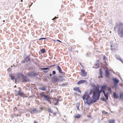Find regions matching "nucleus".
Instances as JSON below:
<instances>
[{"label":"nucleus","mask_w":123,"mask_h":123,"mask_svg":"<svg viewBox=\"0 0 123 123\" xmlns=\"http://www.w3.org/2000/svg\"><path fill=\"white\" fill-rule=\"evenodd\" d=\"M99 74L100 76H98V78L99 79L100 78H102L103 77V73L102 71V69L101 68H100L99 69Z\"/></svg>","instance_id":"16"},{"label":"nucleus","mask_w":123,"mask_h":123,"mask_svg":"<svg viewBox=\"0 0 123 123\" xmlns=\"http://www.w3.org/2000/svg\"><path fill=\"white\" fill-rule=\"evenodd\" d=\"M24 75L22 73H18L17 75V77L18 78H20L21 77L22 78L24 76Z\"/></svg>","instance_id":"20"},{"label":"nucleus","mask_w":123,"mask_h":123,"mask_svg":"<svg viewBox=\"0 0 123 123\" xmlns=\"http://www.w3.org/2000/svg\"><path fill=\"white\" fill-rule=\"evenodd\" d=\"M33 123H38V122H37L36 121H34V122Z\"/></svg>","instance_id":"64"},{"label":"nucleus","mask_w":123,"mask_h":123,"mask_svg":"<svg viewBox=\"0 0 123 123\" xmlns=\"http://www.w3.org/2000/svg\"><path fill=\"white\" fill-rule=\"evenodd\" d=\"M112 80L114 82L113 85L115 88H116L117 84L119 82V80L116 78H112Z\"/></svg>","instance_id":"6"},{"label":"nucleus","mask_w":123,"mask_h":123,"mask_svg":"<svg viewBox=\"0 0 123 123\" xmlns=\"http://www.w3.org/2000/svg\"><path fill=\"white\" fill-rule=\"evenodd\" d=\"M63 76H62L61 75H59V76H57V77L58 78L60 79L61 78H63Z\"/></svg>","instance_id":"36"},{"label":"nucleus","mask_w":123,"mask_h":123,"mask_svg":"<svg viewBox=\"0 0 123 123\" xmlns=\"http://www.w3.org/2000/svg\"><path fill=\"white\" fill-rule=\"evenodd\" d=\"M52 80H53V81L54 82H59V78H58L57 77L53 78Z\"/></svg>","instance_id":"22"},{"label":"nucleus","mask_w":123,"mask_h":123,"mask_svg":"<svg viewBox=\"0 0 123 123\" xmlns=\"http://www.w3.org/2000/svg\"><path fill=\"white\" fill-rule=\"evenodd\" d=\"M119 96L120 100L121 101L123 100V92H121L120 93Z\"/></svg>","instance_id":"23"},{"label":"nucleus","mask_w":123,"mask_h":123,"mask_svg":"<svg viewBox=\"0 0 123 123\" xmlns=\"http://www.w3.org/2000/svg\"><path fill=\"white\" fill-rule=\"evenodd\" d=\"M65 79L63 78H61L59 79V80L60 81L62 82L63 80H65Z\"/></svg>","instance_id":"35"},{"label":"nucleus","mask_w":123,"mask_h":123,"mask_svg":"<svg viewBox=\"0 0 123 123\" xmlns=\"http://www.w3.org/2000/svg\"><path fill=\"white\" fill-rule=\"evenodd\" d=\"M102 113L103 114H107L108 113L107 112L103 110L102 111Z\"/></svg>","instance_id":"37"},{"label":"nucleus","mask_w":123,"mask_h":123,"mask_svg":"<svg viewBox=\"0 0 123 123\" xmlns=\"http://www.w3.org/2000/svg\"><path fill=\"white\" fill-rule=\"evenodd\" d=\"M80 105V103H77L76 104V106L77 107L78 106L79 107Z\"/></svg>","instance_id":"47"},{"label":"nucleus","mask_w":123,"mask_h":123,"mask_svg":"<svg viewBox=\"0 0 123 123\" xmlns=\"http://www.w3.org/2000/svg\"><path fill=\"white\" fill-rule=\"evenodd\" d=\"M104 95L105 98L106 100H108V95H109V93L108 92H106V93L104 94Z\"/></svg>","instance_id":"24"},{"label":"nucleus","mask_w":123,"mask_h":123,"mask_svg":"<svg viewBox=\"0 0 123 123\" xmlns=\"http://www.w3.org/2000/svg\"><path fill=\"white\" fill-rule=\"evenodd\" d=\"M103 60L105 61H106V60H107V57H106L105 55H104L103 56Z\"/></svg>","instance_id":"34"},{"label":"nucleus","mask_w":123,"mask_h":123,"mask_svg":"<svg viewBox=\"0 0 123 123\" xmlns=\"http://www.w3.org/2000/svg\"><path fill=\"white\" fill-rule=\"evenodd\" d=\"M92 98H90V99H87L86 100V102L84 101V103H86L88 105H90L94 103L97 102L98 100L92 96Z\"/></svg>","instance_id":"1"},{"label":"nucleus","mask_w":123,"mask_h":123,"mask_svg":"<svg viewBox=\"0 0 123 123\" xmlns=\"http://www.w3.org/2000/svg\"><path fill=\"white\" fill-rule=\"evenodd\" d=\"M117 32L118 36L120 37H123V27L121 26L119 27Z\"/></svg>","instance_id":"4"},{"label":"nucleus","mask_w":123,"mask_h":123,"mask_svg":"<svg viewBox=\"0 0 123 123\" xmlns=\"http://www.w3.org/2000/svg\"><path fill=\"white\" fill-rule=\"evenodd\" d=\"M47 86H43L39 88V89L43 91H46V89L47 88Z\"/></svg>","instance_id":"18"},{"label":"nucleus","mask_w":123,"mask_h":123,"mask_svg":"<svg viewBox=\"0 0 123 123\" xmlns=\"http://www.w3.org/2000/svg\"><path fill=\"white\" fill-rule=\"evenodd\" d=\"M118 60L120 61L122 63H123V60L122 59L121 57H119V59Z\"/></svg>","instance_id":"38"},{"label":"nucleus","mask_w":123,"mask_h":123,"mask_svg":"<svg viewBox=\"0 0 123 123\" xmlns=\"http://www.w3.org/2000/svg\"><path fill=\"white\" fill-rule=\"evenodd\" d=\"M41 53L43 54L44 53L46 52L45 49L44 48H43L42 49L40 50Z\"/></svg>","instance_id":"27"},{"label":"nucleus","mask_w":123,"mask_h":123,"mask_svg":"<svg viewBox=\"0 0 123 123\" xmlns=\"http://www.w3.org/2000/svg\"><path fill=\"white\" fill-rule=\"evenodd\" d=\"M31 108H30L28 109V111L31 114H34L35 112H37L38 110H37V109L36 108H33L32 109H31Z\"/></svg>","instance_id":"9"},{"label":"nucleus","mask_w":123,"mask_h":123,"mask_svg":"<svg viewBox=\"0 0 123 123\" xmlns=\"http://www.w3.org/2000/svg\"><path fill=\"white\" fill-rule=\"evenodd\" d=\"M27 76V75L26 76L24 75L23 77L21 78V80H22V82H23L30 81V79L26 77Z\"/></svg>","instance_id":"10"},{"label":"nucleus","mask_w":123,"mask_h":123,"mask_svg":"<svg viewBox=\"0 0 123 123\" xmlns=\"http://www.w3.org/2000/svg\"><path fill=\"white\" fill-rule=\"evenodd\" d=\"M77 107V109L78 110L80 111V110L79 109V107L78 106Z\"/></svg>","instance_id":"60"},{"label":"nucleus","mask_w":123,"mask_h":123,"mask_svg":"<svg viewBox=\"0 0 123 123\" xmlns=\"http://www.w3.org/2000/svg\"><path fill=\"white\" fill-rule=\"evenodd\" d=\"M48 69V68H42V69L43 70H46Z\"/></svg>","instance_id":"53"},{"label":"nucleus","mask_w":123,"mask_h":123,"mask_svg":"<svg viewBox=\"0 0 123 123\" xmlns=\"http://www.w3.org/2000/svg\"><path fill=\"white\" fill-rule=\"evenodd\" d=\"M57 17H56V16L54 18L52 19V20H54V19L57 18Z\"/></svg>","instance_id":"55"},{"label":"nucleus","mask_w":123,"mask_h":123,"mask_svg":"<svg viewBox=\"0 0 123 123\" xmlns=\"http://www.w3.org/2000/svg\"><path fill=\"white\" fill-rule=\"evenodd\" d=\"M82 74H81L83 76H86L87 75V72H85L84 73H82Z\"/></svg>","instance_id":"28"},{"label":"nucleus","mask_w":123,"mask_h":123,"mask_svg":"<svg viewBox=\"0 0 123 123\" xmlns=\"http://www.w3.org/2000/svg\"><path fill=\"white\" fill-rule=\"evenodd\" d=\"M11 70V68H8L7 69V71H10Z\"/></svg>","instance_id":"52"},{"label":"nucleus","mask_w":123,"mask_h":123,"mask_svg":"<svg viewBox=\"0 0 123 123\" xmlns=\"http://www.w3.org/2000/svg\"><path fill=\"white\" fill-rule=\"evenodd\" d=\"M56 74V72L55 71H52V74L53 75H55Z\"/></svg>","instance_id":"45"},{"label":"nucleus","mask_w":123,"mask_h":123,"mask_svg":"<svg viewBox=\"0 0 123 123\" xmlns=\"http://www.w3.org/2000/svg\"><path fill=\"white\" fill-rule=\"evenodd\" d=\"M41 97H43V99L44 100L47 101L51 97L50 96H48L47 95L44 94L43 92L40 94Z\"/></svg>","instance_id":"7"},{"label":"nucleus","mask_w":123,"mask_h":123,"mask_svg":"<svg viewBox=\"0 0 123 123\" xmlns=\"http://www.w3.org/2000/svg\"><path fill=\"white\" fill-rule=\"evenodd\" d=\"M47 39L46 38H44V37H42L40 38L39 39V40H41L43 39Z\"/></svg>","instance_id":"39"},{"label":"nucleus","mask_w":123,"mask_h":123,"mask_svg":"<svg viewBox=\"0 0 123 123\" xmlns=\"http://www.w3.org/2000/svg\"><path fill=\"white\" fill-rule=\"evenodd\" d=\"M9 75L11 78L13 76L10 74H9Z\"/></svg>","instance_id":"59"},{"label":"nucleus","mask_w":123,"mask_h":123,"mask_svg":"<svg viewBox=\"0 0 123 123\" xmlns=\"http://www.w3.org/2000/svg\"><path fill=\"white\" fill-rule=\"evenodd\" d=\"M55 64H54V65H51L50 66V67H52L53 66H55Z\"/></svg>","instance_id":"61"},{"label":"nucleus","mask_w":123,"mask_h":123,"mask_svg":"<svg viewBox=\"0 0 123 123\" xmlns=\"http://www.w3.org/2000/svg\"><path fill=\"white\" fill-rule=\"evenodd\" d=\"M58 41V42H59L60 43H62V41H61L60 40H59L58 39L56 40V41Z\"/></svg>","instance_id":"51"},{"label":"nucleus","mask_w":123,"mask_h":123,"mask_svg":"<svg viewBox=\"0 0 123 123\" xmlns=\"http://www.w3.org/2000/svg\"><path fill=\"white\" fill-rule=\"evenodd\" d=\"M38 72L34 70H32L29 72L28 73L27 76H28L30 78H31L38 76Z\"/></svg>","instance_id":"3"},{"label":"nucleus","mask_w":123,"mask_h":123,"mask_svg":"<svg viewBox=\"0 0 123 123\" xmlns=\"http://www.w3.org/2000/svg\"><path fill=\"white\" fill-rule=\"evenodd\" d=\"M90 95H89V94L88 93V92H87V97H88Z\"/></svg>","instance_id":"58"},{"label":"nucleus","mask_w":123,"mask_h":123,"mask_svg":"<svg viewBox=\"0 0 123 123\" xmlns=\"http://www.w3.org/2000/svg\"><path fill=\"white\" fill-rule=\"evenodd\" d=\"M95 93L93 92L92 96L95 98L97 100L99 99L100 96V94L101 92V91L99 89L98 90H95Z\"/></svg>","instance_id":"2"},{"label":"nucleus","mask_w":123,"mask_h":123,"mask_svg":"<svg viewBox=\"0 0 123 123\" xmlns=\"http://www.w3.org/2000/svg\"><path fill=\"white\" fill-rule=\"evenodd\" d=\"M107 87V86L105 85H104L102 86L101 87V90H105L106 88Z\"/></svg>","instance_id":"21"},{"label":"nucleus","mask_w":123,"mask_h":123,"mask_svg":"<svg viewBox=\"0 0 123 123\" xmlns=\"http://www.w3.org/2000/svg\"><path fill=\"white\" fill-rule=\"evenodd\" d=\"M115 120L114 119L109 120L108 121L109 123H114L115 122Z\"/></svg>","instance_id":"25"},{"label":"nucleus","mask_w":123,"mask_h":123,"mask_svg":"<svg viewBox=\"0 0 123 123\" xmlns=\"http://www.w3.org/2000/svg\"><path fill=\"white\" fill-rule=\"evenodd\" d=\"M52 98H49V99L47 101L50 104H51L52 103V102H51L52 100Z\"/></svg>","instance_id":"30"},{"label":"nucleus","mask_w":123,"mask_h":123,"mask_svg":"<svg viewBox=\"0 0 123 123\" xmlns=\"http://www.w3.org/2000/svg\"><path fill=\"white\" fill-rule=\"evenodd\" d=\"M48 111L49 112L53 113V112L52 111L51 109L49 108H48Z\"/></svg>","instance_id":"33"},{"label":"nucleus","mask_w":123,"mask_h":123,"mask_svg":"<svg viewBox=\"0 0 123 123\" xmlns=\"http://www.w3.org/2000/svg\"><path fill=\"white\" fill-rule=\"evenodd\" d=\"M107 88L108 89V91L110 93V94H111V93L112 92V91L111 89L109 87H107Z\"/></svg>","instance_id":"29"},{"label":"nucleus","mask_w":123,"mask_h":123,"mask_svg":"<svg viewBox=\"0 0 123 123\" xmlns=\"http://www.w3.org/2000/svg\"><path fill=\"white\" fill-rule=\"evenodd\" d=\"M11 79L12 80H16V79L13 76L11 77Z\"/></svg>","instance_id":"40"},{"label":"nucleus","mask_w":123,"mask_h":123,"mask_svg":"<svg viewBox=\"0 0 123 123\" xmlns=\"http://www.w3.org/2000/svg\"><path fill=\"white\" fill-rule=\"evenodd\" d=\"M25 62H26V61L25 60V59L24 60H21V63H24Z\"/></svg>","instance_id":"41"},{"label":"nucleus","mask_w":123,"mask_h":123,"mask_svg":"<svg viewBox=\"0 0 123 123\" xmlns=\"http://www.w3.org/2000/svg\"><path fill=\"white\" fill-rule=\"evenodd\" d=\"M101 92H102L104 94L106 93L105 92V90H101Z\"/></svg>","instance_id":"44"},{"label":"nucleus","mask_w":123,"mask_h":123,"mask_svg":"<svg viewBox=\"0 0 123 123\" xmlns=\"http://www.w3.org/2000/svg\"><path fill=\"white\" fill-rule=\"evenodd\" d=\"M93 89L95 90H98L99 89L98 87H97L95 85L93 87Z\"/></svg>","instance_id":"31"},{"label":"nucleus","mask_w":123,"mask_h":123,"mask_svg":"<svg viewBox=\"0 0 123 123\" xmlns=\"http://www.w3.org/2000/svg\"><path fill=\"white\" fill-rule=\"evenodd\" d=\"M56 68H57V70H58L59 73L62 74H64L65 73L64 72L62 71L61 68L59 66H57L56 67Z\"/></svg>","instance_id":"14"},{"label":"nucleus","mask_w":123,"mask_h":123,"mask_svg":"<svg viewBox=\"0 0 123 123\" xmlns=\"http://www.w3.org/2000/svg\"><path fill=\"white\" fill-rule=\"evenodd\" d=\"M84 14H83L80 17L82 18V17L84 16Z\"/></svg>","instance_id":"63"},{"label":"nucleus","mask_w":123,"mask_h":123,"mask_svg":"<svg viewBox=\"0 0 123 123\" xmlns=\"http://www.w3.org/2000/svg\"><path fill=\"white\" fill-rule=\"evenodd\" d=\"M19 90V91L18 92V95L20 96L21 97H22L24 95V93L22 92H21L20 91L21 90V88L20 87H19L18 88Z\"/></svg>","instance_id":"13"},{"label":"nucleus","mask_w":123,"mask_h":123,"mask_svg":"<svg viewBox=\"0 0 123 123\" xmlns=\"http://www.w3.org/2000/svg\"><path fill=\"white\" fill-rule=\"evenodd\" d=\"M123 26V23L121 22H119L118 23H116L115 24V26L113 27L114 30L115 31H117V29L118 27H119Z\"/></svg>","instance_id":"5"},{"label":"nucleus","mask_w":123,"mask_h":123,"mask_svg":"<svg viewBox=\"0 0 123 123\" xmlns=\"http://www.w3.org/2000/svg\"><path fill=\"white\" fill-rule=\"evenodd\" d=\"M87 92H86L82 97V99L84 101L87 99Z\"/></svg>","instance_id":"17"},{"label":"nucleus","mask_w":123,"mask_h":123,"mask_svg":"<svg viewBox=\"0 0 123 123\" xmlns=\"http://www.w3.org/2000/svg\"><path fill=\"white\" fill-rule=\"evenodd\" d=\"M100 100H102L103 101H106V100L105 99V98H103V97H101L100 98Z\"/></svg>","instance_id":"32"},{"label":"nucleus","mask_w":123,"mask_h":123,"mask_svg":"<svg viewBox=\"0 0 123 123\" xmlns=\"http://www.w3.org/2000/svg\"><path fill=\"white\" fill-rule=\"evenodd\" d=\"M58 102H56V103L55 104V105H58Z\"/></svg>","instance_id":"62"},{"label":"nucleus","mask_w":123,"mask_h":123,"mask_svg":"<svg viewBox=\"0 0 123 123\" xmlns=\"http://www.w3.org/2000/svg\"><path fill=\"white\" fill-rule=\"evenodd\" d=\"M113 95L114 98L117 99L118 98V94L115 92L113 93Z\"/></svg>","instance_id":"19"},{"label":"nucleus","mask_w":123,"mask_h":123,"mask_svg":"<svg viewBox=\"0 0 123 123\" xmlns=\"http://www.w3.org/2000/svg\"><path fill=\"white\" fill-rule=\"evenodd\" d=\"M55 101H56V102H58L60 100L59 99H56Z\"/></svg>","instance_id":"56"},{"label":"nucleus","mask_w":123,"mask_h":123,"mask_svg":"<svg viewBox=\"0 0 123 123\" xmlns=\"http://www.w3.org/2000/svg\"><path fill=\"white\" fill-rule=\"evenodd\" d=\"M53 114L55 115H54V116H56V113L55 112H53Z\"/></svg>","instance_id":"57"},{"label":"nucleus","mask_w":123,"mask_h":123,"mask_svg":"<svg viewBox=\"0 0 123 123\" xmlns=\"http://www.w3.org/2000/svg\"><path fill=\"white\" fill-rule=\"evenodd\" d=\"M81 117V116L79 114L74 116L75 118L78 119Z\"/></svg>","instance_id":"26"},{"label":"nucleus","mask_w":123,"mask_h":123,"mask_svg":"<svg viewBox=\"0 0 123 123\" xmlns=\"http://www.w3.org/2000/svg\"><path fill=\"white\" fill-rule=\"evenodd\" d=\"M105 75L106 77L108 78L109 77L110 73L108 69H105Z\"/></svg>","instance_id":"11"},{"label":"nucleus","mask_w":123,"mask_h":123,"mask_svg":"<svg viewBox=\"0 0 123 123\" xmlns=\"http://www.w3.org/2000/svg\"><path fill=\"white\" fill-rule=\"evenodd\" d=\"M87 81L85 80H80L77 82V84L78 85H79L83 83H86V85L87 84Z\"/></svg>","instance_id":"12"},{"label":"nucleus","mask_w":123,"mask_h":123,"mask_svg":"<svg viewBox=\"0 0 123 123\" xmlns=\"http://www.w3.org/2000/svg\"><path fill=\"white\" fill-rule=\"evenodd\" d=\"M73 90L74 91L78 92L81 93L82 92L80 89L79 87H75L73 88Z\"/></svg>","instance_id":"15"},{"label":"nucleus","mask_w":123,"mask_h":123,"mask_svg":"<svg viewBox=\"0 0 123 123\" xmlns=\"http://www.w3.org/2000/svg\"><path fill=\"white\" fill-rule=\"evenodd\" d=\"M66 85V84L65 83H64L63 84H62L61 85L62 86H65Z\"/></svg>","instance_id":"54"},{"label":"nucleus","mask_w":123,"mask_h":123,"mask_svg":"<svg viewBox=\"0 0 123 123\" xmlns=\"http://www.w3.org/2000/svg\"><path fill=\"white\" fill-rule=\"evenodd\" d=\"M17 109L16 107H15L13 108V110L14 111H16L17 110Z\"/></svg>","instance_id":"49"},{"label":"nucleus","mask_w":123,"mask_h":123,"mask_svg":"<svg viewBox=\"0 0 123 123\" xmlns=\"http://www.w3.org/2000/svg\"><path fill=\"white\" fill-rule=\"evenodd\" d=\"M81 72L82 73H84L85 72H86L85 70L83 69H81Z\"/></svg>","instance_id":"42"},{"label":"nucleus","mask_w":123,"mask_h":123,"mask_svg":"<svg viewBox=\"0 0 123 123\" xmlns=\"http://www.w3.org/2000/svg\"><path fill=\"white\" fill-rule=\"evenodd\" d=\"M30 55H29L27 56L25 58V60L27 63V65H30L31 62V59L30 57Z\"/></svg>","instance_id":"8"},{"label":"nucleus","mask_w":123,"mask_h":123,"mask_svg":"<svg viewBox=\"0 0 123 123\" xmlns=\"http://www.w3.org/2000/svg\"><path fill=\"white\" fill-rule=\"evenodd\" d=\"M115 57L117 59H119V57H120L119 56H117V55H115Z\"/></svg>","instance_id":"48"},{"label":"nucleus","mask_w":123,"mask_h":123,"mask_svg":"<svg viewBox=\"0 0 123 123\" xmlns=\"http://www.w3.org/2000/svg\"><path fill=\"white\" fill-rule=\"evenodd\" d=\"M20 108H21L22 109H24V108H25L24 106H22V105H21L20 106Z\"/></svg>","instance_id":"46"},{"label":"nucleus","mask_w":123,"mask_h":123,"mask_svg":"<svg viewBox=\"0 0 123 123\" xmlns=\"http://www.w3.org/2000/svg\"><path fill=\"white\" fill-rule=\"evenodd\" d=\"M95 66H97V67H96L97 68H98L99 67L98 63L95 64Z\"/></svg>","instance_id":"43"},{"label":"nucleus","mask_w":123,"mask_h":123,"mask_svg":"<svg viewBox=\"0 0 123 123\" xmlns=\"http://www.w3.org/2000/svg\"><path fill=\"white\" fill-rule=\"evenodd\" d=\"M32 61L35 64H37V63L33 59Z\"/></svg>","instance_id":"50"}]
</instances>
